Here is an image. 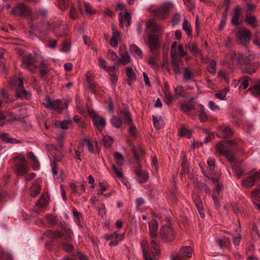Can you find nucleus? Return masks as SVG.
Returning <instances> with one entry per match:
<instances>
[{
  "label": "nucleus",
  "instance_id": "nucleus-58",
  "mask_svg": "<svg viewBox=\"0 0 260 260\" xmlns=\"http://www.w3.org/2000/svg\"><path fill=\"white\" fill-rule=\"evenodd\" d=\"M251 235L253 239H260V234L257 227L254 224H253L252 227Z\"/></svg>",
  "mask_w": 260,
  "mask_h": 260
},
{
  "label": "nucleus",
  "instance_id": "nucleus-24",
  "mask_svg": "<svg viewBox=\"0 0 260 260\" xmlns=\"http://www.w3.org/2000/svg\"><path fill=\"white\" fill-rule=\"evenodd\" d=\"M12 12L15 15H23L29 13V11L24 4H20L12 10Z\"/></svg>",
  "mask_w": 260,
  "mask_h": 260
},
{
  "label": "nucleus",
  "instance_id": "nucleus-35",
  "mask_svg": "<svg viewBox=\"0 0 260 260\" xmlns=\"http://www.w3.org/2000/svg\"><path fill=\"white\" fill-rule=\"evenodd\" d=\"M248 91L255 96H260V81L256 82L248 89Z\"/></svg>",
  "mask_w": 260,
  "mask_h": 260
},
{
  "label": "nucleus",
  "instance_id": "nucleus-49",
  "mask_svg": "<svg viewBox=\"0 0 260 260\" xmlns=\"http://www.w3.org/2000/svg\"><path fill=\"white\" fill-rule=\"evenodd\" d=\"M124 238L123 235H119L117 232H114L112 234L107 235L105 239L107 240H111L112 239H118L119 241H121Z\"/></svg>",
  "mask_w": 260,
  "mask_h": 260
},
{
  "label": "nucleus",
  "instance_id": "nucleus-63",
  "mask_svg": "<svg viewBox=\"0 0 260 260\" xmlns=\"http://www.w3.org/2000/svg\"><path fill=\"white\" fill-rule=\"evenodd\" d=\"M107 56L112 61H115L117 59V54L114 51L111 50H108Z\"/></svg>",
  "mask_w": 260,
  "mask_h": 260
},
{
  "label": "nucleus",
  "instance_id": "nucleus-8",
  "mask_svg": "<svg viewBox=\"0 0 260 260\" xmlns=\"http://www.w3.org/2000/svg\"><path fill=\"white\" fill-rule=\"evenodd\" d=\"M60 24L61 23L59 21L53 24L52 25H51L49 23H47L44 25V28H43L42 29V33H43L45 35H46L50 31L51 28H52L55 34L58 36L62 37L64 36L68 35L69 27L67 25L62 26L60 28V29H62L63 30V32L62 33L58 32V30L56 29L60 25Z\"/></svg>",
  "mask_w": 260,
  "mask_h": 260
},
{
  "label": "nucleus",
  "instance_id": "nucleus-12",
  "mask_svg": "<svg viewBox=\"0 0 260 260\" xmlns=\"http://www.w3.org/2000/svg\"><path fill=\"white\" fill-rule=\"evenodd\" d=\"M236 35L240 43L244 45H247L249 42L251 38V33L246 28L239 29Z\"/></svg>",
  "mask_w": 260,
  "mask_h": 260
},
{
  "label": "nucleus",
  "instance_id": "nucleus-6",
  "mask_svg": "<svg viewBox=\"0 0 260 260\" xmlns=\"http://www.w3.org/2000/svg\"><path fill=\"white\" fill-rule=\"evenodd\" d=\"M44 235L52 239L62 238L66 240H69L72 238L73 234L70 230L66 229L62 231L48 230L44 232Z\"/></svg>",
  "mask_w": 260,
  "mask_h": 260
},
{
  "label": "nucleus",
  "instance_id": "nucleus-1",
  "mask_svg": "<svg viewBox=\"0 0 260 260\" xmlns=\"http://www.w3.org/2000/svg\"><path fill=\"white\" fill-rule=\"evenodd\" d=\"M240 143L237 141L230 140L218 142L215 146V148L220 155L225 156L229 161H232L235 158L234 151H243V149L240 147Z\"/></svg>",
  "mask_w": 260,
  "mask_h": 260
},
{
  "label": "nucleus",
  "instance_id": "nucleus-19",
  "mask_svg": "<svg viewBox=\"0 0 260 260\" xmlns=\"http://www.w3.org/2000/svg\"><path fill=\"white\" fill-rule=\"evenodd\" d=\"M112 27V37L110 41V44L113 47L116 48L117 47L118 42L120 41V33L118 31L114 29V26Z\"/></svg>",
  "mask_w": 260,
  "mask_h": 260
},
{
  "label": "nucleus",
  "instance_id": "nucleus-43",
  "mask_svg": "<svg viewBox=\"0 0 260 260\" xmlns=\"http://www.w3.org/2000/svg\"><path fill=\"white\" fill-rule=\"evenodd\" d=\"M178 135L180 137H185L190 139L191 137V133L189 129L186 128L185 127H182L179 129Z\"/></svg>",
  "mask_w": 260,
  "mask_h": 260
},
{
  "label": "nucleus",
  "instance_id": "nucleus-28",
  "mask_svg": "<svg viewBox=\"0 0 260 260\" xmlns=\"http://www.w3.org/2000/svg\"><path fill=\"white\" fill-rule=\"evenodd\" d=\"M27 157L30 160L33 169L34 170H38L40 167V163L38 158L35 155L34 153L32 152H29L27 154Z\"/></svg>",
  "mask_w": 260,
  "mask_h": 260
},
{
  "label": "nucleus",
  "instance_id": "nucleus-31",
  "mask_svg": "<svg viewBox=\"0 0 260 260\" xmlns=\"http://www.w3.org/2000/svg\"><path fill=\"white\" fill-rule=\"evenodd\" d=\"M41 189V186L38 184H33L29 189L30 196L32 197H36L40 193Z\"/></svg>",
  "mask_w": 260,
  "mask_h": 260
},
{
  "label": "nucleus",
  "instance_id": "nucleus-46",
  "mask_svg": "<svg viewBox=\"0 0 260 260\" xmlns=\"http://www.w3.org/2000/svg\"><path fill=\"white\" fill-rule=\"evenodd\" d=\"M112 125L117 128H119L122 124V119L119 116H114L111 120Z\"/></svg>",
  "mask_w": 260,
  "mask_h": 260
},
{
  "label": "nucleus",
  "instance_id": "nucleus-59",
  "mask_svg": "<svg viewBox=\"0 0 260 260\" xmlns=\"http://www.w3.org/2000/svg\"><path fill=\"white\" fill-rule=\"evenodd\" d=\"M240 88H242L243 89L247 88L248 86V81L247 77L241 78L239 80Z\"/></svg>",
  "mask_w": 260,
  "mask_h": 260
},
{
  "label": "nucleus",
  "instance_id": "nucleus-44",
  "mask_svg": "<svg viewBox=\"0 0 260 260\" xmlns=\"http://www.w3.org/2000/svg\"><path fill=\"white\" fill-rule=\"evenodd\" d=\"M250 61L247 64H243V65L246 66V68L245 69V72L249 74L254 73L257 69L256 65L250 64Z\"/></svg>",
  "mask_w": 260,
  "mask_h": 260
},
{
  "label": "nucleus",
  "instance_id": "nucleus-15",
  "mask_svg": "<svg viewBox=\"0 0 260 260\" xmlns=\"http://www.w3.org/2000/svg\"><path fill=\"white\" fill-rule=\"evenodd\" d=\"M137 71L131 67H127L125 69V73L127 79V83L131 85L136 80Z\"/></svg>",
  "mask_w": 260,
  "mask_h": 260
},
{
  "label": "nucleus",
  "instance_id": "nucleus-48",
  "mask_svg": "<svg viewBox=\"0 0 260 260\" xmlns=\"http://www.w3.org/2000/svg\"><path fill=\"white\" fill-rule=\"evenodd\" d=\"M181 14L179 12L175 13L172 16L171 23L173 26L178 25L181 20Z\"/></svg>",
  "mask_w": 260,
  "mask_h": 260
},
{
  "label": "nucleus",
  "instance_id": "nucleus-18",
  "mask_svg": "<svg viewBox=\"0 0 260 260\" xmlns=\"http://www.w3.org/2000/svg\"><path fill=\"white\" fill-rule=\"evenodd\" d=\"M35 62L34 58L30 54H26L23 56L22 66L24 68H28L30 71L33 72L30 66Z\"/></svg>",
  "mask_w": 260,
  "mask_h": 260
},
{
  "label": "nucleus",
  "instance_id": "nucleus-55",
  "mask_svg": "<svg viewBox=\"0 0 260 260\" xmlns=\"http://www.w3.org/2000/svg\"><path fill=\"white\" fill-rule=\"evenodd\" d=\"M103 140L106 147L109 148L113 143L112 138L108 136H104Z\"/></svg>",
  "mask_w": 260,
  "mask_h": 260
},
{
  "label": "nucleus",
  "instance_id": "nucleus-32",
  "mask_svg": "<svg viewBox=\"0 0 260 260\" xmlns=\"http://www.w3.org/2000/svg\"><path fill=\"white\" fill-rule=\"evenodd\" d=\"M137 175V180L140 183H144L148 179V174L146 172L137 171L136 173Z\"/></svg>",
  "mask_w": 260,
  "mask_h": 260
},
{
  "label": "nucleus",
  "instance_id": "nucleus-47",
  "mask_svg": "<svg viewBox=\"0 0 260 260\" xmlns=\"http://www.w3.org/2000/svg\"><path fill=\"white\" fill-rule=\"evenodd\" d=\"M114 157L115 161L118 166H121L123 165L124 162V157L120 153L118 152L114 153Z\"/></svg>",
  "mask_w": 260,
  "mask_h": 260
},
{
  "label": "nucleus",
  "instance_id": "nucleus-61",
  "mask_svg": "<svg viewBox=\"0 0 260 260\" xmlns=\"http://www.w3.org/2000/svg\"><path fill=\"white\" fill-rule=\"evenodd\" d=\"M177 57L178 56H176L175 57L172 58L173 60V68L176 74H179L180 72Z\"/></svg>",
  "mask_w": 260,
  "mask_h": 260
},
{
  "label": "nucleus",
  "instance_id": "nucleus-20",
  "mask_svg": "<svg viewBox=\"0 0 260 260\" xmlns=\"http://www.w3.org/2000/svg\"><path fill=\"white\" fill-rule=\"evenodd\" d=\"M99 66L101 68L103 69L106 72L115 71L116 70V67L115 65L107 66V62L106 60L100 57L98 58Z\"/></svg>",
  "mask_w": 260,
  "mask_h": 260
},
{
  "label": "nucleus",
  "instance_id": "nucleus-62",
  "mask_svg": "<svg viewBox=\"0 0 260 260\" xmlns=\"http://www.w3.org/2000/svg\"><path fill=\"white\" fill-rule=\"evenodd\" d=\"M178 45H177V43L176 42H174L172 44L171 47V54L172 58L175 57L177 56V48Z\"/></svg>",
  "mask_w": 260,
  "mask_h": 260
},
{
  "label": "nucleus",
  "instance_id": "nucleus-4",
  "mask_svg": "<svg viewBox=\"0 0 260 260\" xmlns=\"http://www.w3.org/2000/svg\"><path fill=\"white\" fill-rule=\"evenodd\" d=\"M251 57L250 55H246L234 50H230L225 54L226 61L229 63L238 66L247 64L251 60Z\"/></svg>",
  "mask_w": 260,
  "mask_h": 260
},
{
  "label": "nucleus",
  "instance_id": "nucleus-53",
  "mask_svg": "<svg viewBox=\"0 0 260 260\" xmlns=\"http://www.w3.org/2000/svg\"><path fill=\"white\" fill-rule=\"evenodd\" d=\"M41 68V74L42 76H45L48 72L47 69L48 68V63L46 62V61L43 59L41 61V63L40 64Z\"/></svg>",
  "mask_w": 260,
  "mask_h": 260
},
{
  "label": "nucleus",
  "instance_id": "nucleus-9",
  "mask_svg": "<svg viewBox=\"0 0 260 260\" xmlns=\"http://www.w3.org/2000/svg\"><path fill=\"white\" fill-rule=\"evenodd\" d=\"M29 170L28 164L23 156L20 157L14 166V171L17 175L23 176Z\"/></svg>",
  "mask_w": 260,
  "mask_h": 260
},
{
  "label": "nucleus",
  "instance_id": "nucleus-11",
  "mask_svg": "<svg viewBox=\"0 0 260 260\" xmlns=\"http://www.w3.org/2000/svg\"><path fill=\"white\" fill-rule=\"evenodd\" d=\"M119 54L120 58L117 59V63L123 65L127 64L131 61V56L126 50V46L121 45L119 47Z\"/></svg>",
  "mask_w": 260,
  "mask_h": 260
},
{
  "label": "nucleus",
  "instance_id": "nucleus-51",
  "mask_svg": "<svg viewBox=\"0 0 260 260\" xmlns=\"http://www.w3.org/2000/svg\"><path fill=\"white\" fill-rule=\"evenodd\" d=\"M181 252L183 255L187 257H190L192 255V249L190 246L182 247Z\"/></svg>",
  "mask_w": 260,
  "mask_h": 260
},
{
  "label": "nucleus",
  "instance_id": "nucleus-26",
  "mask_svg": "<svg viewBox=\"0 0 260 260\" xmlns=\"http://www.w3.org/2000/svg\"><path fill=\"white\" fill-rule=\"evenodd\" d=\"M141 247L142 250L143 255L145 260H152V257L147 252L148 244L146 240H143L141 242Z\"/></svg>",
  "mask_w": 260,
  "mask_h": 260
},
{
  "label": "nucleus",
  "instance_id": "nucleus-21",
  "mask_svg": "<svg viewBox=\"0 0 260 260\" xmlns=\"http://www.w3.org/2000/svg\"><path fill=\"white\" fill-rule=\"evenodd\" d=\"M232 165L234 170V173L236 174V176L239 178L244 173V170L242 168L241 164H238L235 161V158L232 161H229Z\"/></svg>",
  "mask_w": 260,
  "mask_h": 260
},
{
  "label": "nucleus",
  "instance_id": "nucleus-17",
  "mask_svg": "<svg viewBox=\"0 0 260 260\" xmlns=\"http://www.w3.org/2000/svg\"><path fill=\"white\" fill-rule=\"evenodd\" d=\"M92 116L94 125L100 130H102L106 124L105 119L99 116V115H90Z\"/></svg>",
  "mask_w": 260,
  "mask_h": 260
},
{
  "label": "nucleus",
  "instance_id": "nucleus-52",
  "mask_svg": "<svg viewBox=\"0 0 260 260\" xmlns=\"http://www.w3.org/2000/svg\"><path fill=\"white\" fill-rule=\"evenodd\" d=\"M149 11L151 12V15L156 18H161L162 13V9L161 7L151 10V8L149 9Z\"/></svg>",
  "mask_w": 260,
  "mask_h": 260
},
{
  "label": "nucleus",
  "instance_id": "nucleus-5",
  "mask_svg": "<svg viewBox=\"0 0 260 260\" xmlns=\"http://www.w3.org/2000/svg\"><path fill=\"white\" fill-rule=\"evenodd\" d=\"M9 82L11 85L17 87L16 94L18 97L26 99L30 98V93L24 89L23 80L20 77H15L11 78Z\"/></svg>",
  "mask_w": 260,
  "mask_h": 260
},
{
  "label": "nucleus",
  "instance_id": "nucleus-2",
  "mask_svg": "<svg viewBox=\"0 0 260 260\" xmlns=\"http://www.w3.org/2000/svg\"><path fill=\"white\" fill-rule=\"evenodd\" d=\"M47 149L49 151H50L51 154L52 155L54 159V160L51 164L53 177L58 182H62L66 179V175L64 172L61 171L59 174V176H58L57 162L61 160L63 157V155L61 152L57 150L54 145H48Z\"/></svg>",
  "mask_w": 260,
  "mask_h": 260
},
{
  "label": "nucleus",
  "instance_id": "nucleus-37",
  "mask_svg": "<svg viewBox=\"0 0 260 260\" xmlns=\"http://www.w3.org/2000/svg\"><path fill=\"white\" fill-rule=\"evenodd\" d=\"M217 243L220 248H229L231 246L230 239L229 238L224 237L223 239H219Z\"/></svg>",
  "mask_w": 260,
  "mask_h": 260
},
{
  "label": "nucleus",
  "instance_id": "nucleus-13",
  "mask_svg": "<svg viewBox=\"0 0 260 260\" xmlns=\"http://www.w3.org/2000/svg\"><path fill=\"white\" fill-rule=\"evenodd\" d=\"M258 181H260V171L251 173L250 176L242 180V183L245 187H251Z\"/></svg>",
  "mask_w": 260,
  "mask_h": 260
},
{
  "label": "nucleus",
  "instance_id": "nucleus-16",
  "mask_svg": "<svg viewBox=\"0 0 260 260\" xmlns=\"http://www.w3.org/2000/svg\"><path fill=\"white\" fill-rule=\"evenodd\" d=\"M119 15L120 24L121 27L128 26L131 24V17L130 14L125 12L124 13H120Z\"/></svg>",
  "mask_w": 260,
  "mask_h": 260
},
{
  "label": "nucleus",
  "instance_id": "nucleus-56",
  "mask_svg": "<svg viewBox=\"0 0 260 260\" xmlns=\"http://www.w3.org/2000/svg\"><path fill=\"white\" fill-rule=\"evenodd\" d=\"M183 75L185 80H190L192 77V73L188 68L184 69Z\"/></svg>",
  "mask_w": 260,
  "mask_h": 260
},
{
  "label": "nucleus",
  "instance_id": "nucleus-25",
  "mask_svg": "<svg viewBox=\"0 0 260 260\" xmlns=\"http://www.w3.org/2000/svg\"><path fill=\"white\" fill-rule=\"evenodd\" d=\"M241 10L240 8H237L235 9L234 14L231 20V22L234 25H238L242 22L241 18Z\"/></svg>",
  "mask_w": 260,
  "mask_h": 260
},
{
  "label": "nucleus",
  "instance_id": "nucleus-39",
  "mask_svg": "<svg viewBox=\"0 0 260 260\" xmlns=\"http://www.w3.org/2000/svg\"><path fill=\"white\" fill-rule=\"evenodd\" d=\"M110 76V80L113 88H115L117 81L118 75L115 73V71H110L108 72Z\"/></svg>",
  "mask_w": 260,
  "mask_h": 260
},
{
  "label": "nucleus",
  "instance_id": "nucleus-34",
  "mask_svg": "<svg viewBox=\"0 0 260 260\" xmlns=\"http://www.w3.org/2000/svg\"><path fill=\"white\" fill-rule=\"evenodd\" d=\"M175 8L174 3L171 1H168L164 3V15L169 14Z\"/></svg>",
  "mask_w": 260,
  "mask_h": 260
},
{
  "label": "nucleus",
  "instance_id": "nucleus-29",
  "mask_svg": "<svg viewBox=\"0 0 260 260\" xmlns=\"http://www.w3.org/2000/svg\"><path fill=\"white\" fill-rule=\"evenodd\" d=\"M10 115L11 116V118H7L6 117H5L4 115H0V126L3 125L6 123V122L9 123H13L19 120V118H17L14 116L15 115Z\"/></svg>",
  "mask_w": 260,
  "mask_h": 260
},
{
  "label": "nucleus",
  "instance_id": "nucleus-42",
  "mask_svg": "<svg viewBox=\"0 0 260 260\" xmlns=\"http://www.w3.org/2000/svg\"><path fill=\"white\" fill-rule=\"evenodd\" d=\"M152 252L153 256L155 257L156 256L160 254V249L157 243L154 240L151 242Z\"/></svg>",
  "mask_w": 260,
  "mask_h": 260
},
{
  "label": "nucleus",
  "instance_id": "nucleus-30",
  "mask_svg": "<svg viewBox=\"0 0 260 260\" xmlns=\"http://www.w3.org/2000/svg\"><path fill=\"white\" fill-rule=\"evenodd\" d=\"M132 152L135 158L137 160H139L141 156L143 154L144 150L141 146H138V147L134 146L132 147Z\"/></svg>",
  "mask_w": 260,
  "mask_h": 260
},
{
  "label": "nucleus",
  "instance_id": "nucleus-50",
  "mask_svg": "<svg viewBox=\"0 0 260 260\" xmlns=\"http://www.w3.org/2000/svg\"><path fill=\"white\" fill-rule=\"evenodd\" d=\"M37 205L41 207L46 206L48 205L47 196L42 194L40 199L37 201Z\"/></svg>",
  "mask_w": 260,
  "mask_h": 260
},
{
  "label": "nucleus",
  "instance_id": "nucleus-36",
  "mask_svg": "<svg viewBox=\"0 0 260 260\" xmlns=\"http://www.w3.org/2000/svg\"><path fill=\"white\" fill-rule=\"evenodd\" d=\"M131 52L134 54L136 57L142 58L143 57V53L140 48L136 45H132L130 46Z\"/></svg>",
  "mask_w": 260,
  "mask_h": 260
},
{
  "label": "nucleus",
  "instance_id": "nucleus-14",
  "mask_svg": "<svg viewBox=\"0 0 260 260\" xmlns=\"http://www.w3.org/2000/svg\"><path fill=\"white\" fill-rule=\"evenodd\" d=\"M234 133V131L229 126L221 125L218 127L216 135L219 138H226L232 137Z\"/></svg>",
  "mask_w": 260,
  "mask_h": 260
},
{
  "label": "nucleus",
  "instance_id": "nucleus-22",
  "mask_svg": "<svg viewBox=\"0 0 260 260\" xmlns=\"http://www.w3.org/2000/svg\"><path fill=\"white\" fill-rule=\"evenodd\" d=\"M193 200L194 203L200 214L202 218H203L205 216L203 204L200 197L199 196L194 195L193 196Z\"/></svg>",
  "mask_w": 260,
  "mask_h": 260
},
{
  "label": "nucleus",
  "instance_id": "nucleus-33",
  "mask_svg": "<svg viewBox=\"0 0 260 260\" xmlns=\"http://www.w3.org/2000/svg\"><path fill=\"white\" fill-rule=\"evenodd\" d=\"M182 29L188 37L192 36L191 26L186 18L183 19Z\"/></svg>",
  "mask_w": 260,
  "mask_h": 260
},
{
  "label": "nucleus",
  "instance_id": "nucleus-3",
  "mask_svg": "<svg viewBox=\"0 0 260 260\" xmlns=\"http://www.w3.org/2000/svg\"><path fill=\"white\" fill-rule=\"evenodd\" d=\"M158 27L153 19H149L146 22V31L149 35L148 42L152 50L156 49L159 46L158 38L160 33L158 32Z\"/></svg>",
  "mask_w": 260,
  "mask_h": 260
},
{
  "label": "nucleus",
  "instance_id": "nucleus-54",
  "mask_svg": "<svg viewBox=\"0 0 260 260\" xmlns=\"http://www.w3.org/2000/svg\"><path fill=\"white\" fill-rule=\"evenodd\" d=\"M217 63L215 60H212L207 68L208 72L211 74H215L216 72Z\"/></svg>",
  "mask_w": 260,
  "mask_h": 260
},
{
  "label": "nucleus",
  "instance_id": "nucleus-27",
  "mask_svg": "<svg viewBox=\"0 0 260 260\" xmlns=\"http://www.w3.org/2000/svg\"><path fill=\"white\" fill-rule=\"evenodd\" d=\"M27 157L30 160L33 169L34 170H38L40 167V163L38 158L35 155L34 153L32 152H29L27 154Z\"/></svg>",
  "mask_w": 260,
  "mask_h": 260
},
{
  "label": "nucleus",
  "instance_id": "nucleus-40",
  "mask_svg": "<svg viewBox=\"0 0 260 260\" xmlns=\"http://www.w3.org/2000/svg\"><path fill=\"white\" fill-rule=\"evenodd\" d=\"M0 138L3 141L8 143H18L19 142V141L17 140L16 139L9 138L8 135L6 133H2L0 135Z\"/></svg>",
  "mask_w": 260,
  "mask_h": 260
},
{
  "label": "nucleus",
  "instance_id": "nucleus-60",
  "mask_svg": "<svg viewBox=\"0 0 260 260\" xmlns=\"http://www.w3.org/2000/svg\"><path fill=\"white\" fill-rule=\"evenodd\" d=\"M112 168L118 178L120 179L123 178V175L120 168L116 167L114 165H112Z\"/></svg>",
  "mask_w": 260,
  "mask_h": 260
},
{
  "label": "nucleus",
  "instance_id": "nucleus-57",
  "mask_svg": "<svg viewBox=\"0 0 260 260\" xmlns=\"http://www.w3.org/2000/svg\"><path fill=\"white\" fill-rule=\"evenodd\" d=\"M177 52L180 57L186 56L188 57V53L183 49V46L181 44L178 45L177 48Z\"/></svg>",
  "mask_w": 260,
  "mask_h": 260
},
{
  "label": "nucleus",
  "instance_id": "nucleus-7",
  "mask_svg": "<svg viewBox=\"0 0 260 260\" xmlns=\"http://www.w3.org/2000/svg\"><path fill=\"white\" fill-rule=\"evenodd\" d=\"M43 104L50 109L56 110L57 112H62V110L67 108V103H63L60 100L57 99L52 101L49 97H46L43 102Z\"/></svg>",
  "mask_w": 260,
  "mask_h": 260
},
{
  "label": "nucleus",
  "instance_id": "nucleus-23",
  "mask_svg": "<svg viewBox=\"0 0 260 260\" xmlns=\"http://www.w3.org/2000/svg\"><path fill=\"white\" fill-rule=\"evenodd\" d=\"M158 223L156 220L152 219L149 223V233L151 238H155L157 236Z\"/></svg>",
  "mask_w": 260,
  "mask_h": 260
},
{
  "label": "nucleus",
  "instance_id": "nucleus-45",
  "mask_svg": "<svg viewBox=\"0 0 260 260\" xmlns=\"http://www.w3.org/2000/svg\"><path fill=\"white\" fill-rule=\"evenodd\" d=\"M71 120H64L62 121H57L55 123V125L57 127L66 129L69 128V126L71 124Z\"/></svg>",
  "mask_w": 260,
  "mask_h": 260
},
{
  "label": "nucleus",
  "instance_id": "nucleus-41",
  "mask_svg": "<svg viewBox=\"0 0 260 260\" xmlns=\"http://www.w3.org/2000/svg\"><path fill=\"white\" fill-rule=\"evenodd\" d=\"M80 144L82 146H87L90 152H93V145L89 140L87 139H84L81 141Z\"/></svg>",
  "mask_w": 260,
  "mask_h": 260
},
{
  "label": "nucleus",
  "instance_id": "nucleus-38",
  "mask_svg": "<svg viewBox=\"0 0 260 260\" xmlns=\"http://www.w3.org/2000/svg\"><path fill=\"white\" fill-rule=\"evenodd\" d=\"M245 21L248 24L251 25L253 27L257 25V21L255 17L251 14L246 15Z\"/></svg>",
  "mask_w": 260,
  "mask_h": 260
},
{
  "label": "nucleus",
  "instance_id": "nucleus-64",
  "mask_svg": "<svg viewBox=\"0 0 260 260\" xmlns=\"http://www.w3.org/2000/svg\"><path fill=\"white\" fill-rule=\"evenodd\" d=\"M207 164L210 170L212 171L214 169L215 166V160L213 157H209L207 160Z\"/></svg>",
  "mask_w": 260,
  "mask_h": 260
},
{
  "label": "nucleus",
  "instance_id": "nucleus-10",
  "mask_svg": "<svg viewBox=\"0 0 260 260\" xmlns=\"http://www.w3.org/2000/svg\"><path fill=\"white\" fill-rule=\"evenodd\" d=\"M165 221L168 224L164 225V242H168L174 239V232L171 226L170 218H166Z\"/></svg>",
  "mask_w": 260,
  "mask_h": 260
}]
</instances>
